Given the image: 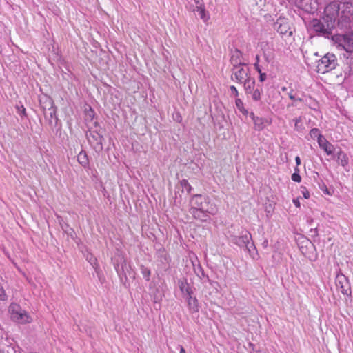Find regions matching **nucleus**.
Masks as SVG:
<instances>
[{
  "label": "nucleus",
  "mask_w": 353,
  "mask_h": 353,
  "mask_svg": "<svg viewBox=\"0 0 353 353\" xmlns=\"http://www.w3.org/2000/svg\"><path fill=\"white\" fill-rule=\"evenodd\" d=\"M352 13L353 6L351 3L344 2L343 5L340 6V4L334 1L325 8L323 21L314 19L312 26L316 32L328 35L336 24L342 30L350 28Z\"/></svg>",
  "instance_id": "1"
},
{
  "label": "nucleus",
  "mask_w": 353,
  "mask_h": 353,
  "mask_svg": "<svg viewBox=\"0 0 353 353\" xmlns=\"http://www.w3.org/2000/svg\"><path fill=\"white\" fill-rule=\"evenodd\" d=\"M190 213L196 219L207 221L210 219L209 214H215L217 208L211 203L209 197L201 194L194 195L190 201Z\"/></svg>",
  "instance_id": "2"
},
{
  "label": "nucleus",
  "mask_w": 353,
  "mask_h": 353,
  "mask_svg": "<svg viewBox=\"0 0 353 353\" xmlns=\"http://www.w3.org/2000/svg\"><path fill=\"white\" fill-rule=\"evenodd\" d=\"M8 312L10 314L11 319L14 322L20 324H26L30 323L32 321V316L17 303H12L8 307Z\"/></svg>",
  "instance_id": "3"
},
{
  "label": "nucleus",
  "mask_w": 353,
  "mask_h": 353,
  "mask_svg": "<svg viewBox=\"0 0 353 353\" xmlns=\"http://www.w3.org/2000/svg\"><path fill=\"white\" fill-rule=\"evenodd\" d=\"M337 65V59L332 53L325 54L316 63V71L325 74L334 70Z\"/></svg>",
  "instance_id": "4"
},
{
  "label": "nucleus",
  "mask_w": 353,
  "mask_h": 353,
  "mask_svg": "<svg viewBox=\"0 0 353 353\" xmlns=\"http://www.w3.org/2000/svg\"><path fill=\"white\" fill-rule=\"evenodd\" d=\"M333 40L346 52H353V34L335 35Z\"/></svg>",
  "instance_id": "5"
},
{
  "label": "nucleus",
  "mask_w": 353,
  "mask_h": 353,
  "mask_svg": "<svg viewBox=\"0 0 353 353\" xmlns=\"http://www.w3.org/2000/svg\"><path fill=\"white\" fill-rule=\"evenodd\" d=\"M251 239V234L248 231H244L241 236H233L231 239V241L241 248H245L248 252H250V248L254 247L253 243L250 245Z\"/></svg>",
  "instance_id": "6"
},
{
  "label": "nucleus",
  "mask_w": 353,
  "mask_h": 353,
  "mask_svg": "<svg viewBox=\"0 0 353 353\" xmlns=\"http://www.w3.org/2000/svg\"><path fill=\"white\" fill-rule=\"evenodd\" d=\"M250 77L249 69L245 65L235 66L232 74V79L240 83H243L245 80Z\"/></svg>",
  "instance_id": "7"
},
{
  "label": "nucleus",
  "mask_w": 353,
  "mask_h": 353,
  "mask_svg": "<svg viewBox=\"0 0 353 353\" xmlns=\"http://www.w3.org/2000/svg\"><path fill=\"white\" fill-rule=\"evenodd\" d=\"M115 269L119 275H123L125 279L128 278L134 279L135 272L132 269L130 265L125 260H122L121 265H115Z\"/></svg>",
  "instance_id": "8"
},
{
  "label": "nucleus",
  "mask_w": 353,
  "mask_h": 353,
  "mask_svg": "<svg viewBox=\"0 0 353 353\" xmlns=\"http://www.w3.org/2000/svg\"><path fill=\"white\" fill-rule=\"evenodd\" d=\"M275 28L283 37H291L293 33L290 23L285 19H279L275 23Z\"/></svg>",
  "instance_id": "9"
},
{
  "label": "nucleus",
  "mask_w": 353,
  "mask_h": 353,
  "mask_svg": "<svg viewBox=\"0 0 353 353\" xmlns=\"http://www.w3.org/2000/svg\"><path fill=\"white\" fill-rule=\"evenodd\" d=\"M336 285L342 294L345 295L350 294L351 289L348 279L342 273L337 274L336 276Z\"/></svg>",
  "instance_id": "10"
},
{
  "label": "nucleus",
  "mask_w": 353,
  "mask_h": 353,
  "mask_svg": "<svg viewBox=\"0 0 353 353\" xmlns=\"http://www.w3.org/2000/svg\"><path fill=\"white\" fill-rule=\"evenodd\" d=\"M299 7L308 13L315 12L318 8V3L316 0H299Z\"/></svg>",
  "instance_id": "11"
},
{
  "label": "nucleus",
  "mask_w": 353,
  "mask_h": 353,
  "mask_svg": "<svg viewBox=\"0 0 353 353\" xmlns=\"http://www.w3.org/2000/svg\"><path fill=\"white\" fill-rule=\"evenodd\" d=\"M250 116L253 121L254 129L256 130L261 131L263 130L268 125L270 124V122L267 119L262 117H256L252 112L250 114Z\"/></svg>",
  "instance_id": "12"
},
{
  "label": "nucleus",
  "mask_w": 353,
  "mask_h": 353,
  "mask_svg": "<svg viewBox=\"0 0 353 353\" xmlns=\"http://www.w3.org/2000/svg\"><path fill=\"white\" fill-rule=\"evenodd\" d=\"M319 147L324 150L327 155H332L334 151V146L330 143L324 137L318 140Z\"/></svg>",
  "instance_id": "13"
},
{
  "label": "nucleus",
  "mask_w": 353,
  "mask_h": 353,
  "mask_svg": "<svg viewBox=\"0 0 353 353\" xmlns=\"http://www.w3.org/2000/svg\"><path fill=\"white\" fill-rule=\"evenodd\" d=\"M48 103L50 107L45 112V114L46 116L50 117V122L51 124H52L53 123H57L58 119L56 116V108L53 105V102L52 101V100L49 99Z\"/></svg>",
  "instance_id": "14"
},
{
  "label": "nucleus",
  "mask_w": 353,
  "mask_h": 353,
  "mask_svg": "<svg viewBox=\"0 0 353 353\" xmlns=\"http://www.w3.org/2000/svg\"><path fill=\"white\" fill-rule=\"evenodd\" d=\"M178 285L183 296H187L192 294V290L185 279L179 280Z\"/></svg>",
  "instance_id": "15"
},
{
  "label": "nucleus",
  "mask_w": 353,
  "mask_h": 353,
  "mask_svg": "<svg viewBox=\"0 0 353 353\" xmlns=\"http://www.w3.org/2000/svg\"><path fill=\"white\" fill-rule=\"evenodd\" d=\"M288 97L292 101V103L288 106H296L297 102H301L303 100L299 96L298 92L293 89H290L287 93Z\"/></svg>",
  "instance_id": "16"
},
{
  "label": "nucleus",
  "mask_w": 353,
  "mask_h": 353,
  "mask_svg": "<svg viewBox=\"0 0 353 353\" xmlns=\"http://www.w3.org/2000/svg\"><path fill=\"white\" fill-rule=\"evenodd\" d=\"M194 11L198 12L201 19L204 22H207L209 20L210 15L205 10L204 6H197L196 8L194 9Z\"/></svg>",
  "instance_id": "17"
},
{
  "label": "nucleus",
  "mask_w": 353,
  "mask_h": 353,
  "mask_svg": "<svg viewBox=\"0 0 353 353\" xmlns=\"http://www.w3.org/2000/svg\"><path fill=\"white\" fill-rule=\"evenodd\" d=\"M188 305L192 312H198L199 311V305L198 301L195 297H192V294L186 296Z\"/></svg>",
  "instance_id": "18"
},
{
  "label": "nucleus",
  "mask_w": 353,
  "mask_h": 353,
  "mask_svg": "<svg viewBox=\"0 0 353 353\" xmlns=\"http://www.w3.org/2000/svg\"><path fill=\"white\" fill-rule=\"evenodd\" d=\"M337 161L339 164H340L343 168H345L349 163V159L347 154L341 150L337 153Z\"/></svg>",
  "instance_id": "19"
},
{
  "label": "nucleus",
  "mask_w": 353,
  "mask_h": 353,
  "mask_svg": "<svg viewBox=\"0 0 353 353\" xmlns=\"http://www.w3.org/2000/svg\"><path fill=\"white\" fill-rule=\"evenodd\" d=\"M244 83V88L245 92L247 93H251L252 90L254 89L255 85V80L254 78H251L250 77L248 78V79L245 80L243 82Z\"/></svg>",
  "instance_id": "20"
},
{
  "label": "nucleus",
  "mask_w": 353,
  "mask_h": 353,
  "mask_svg": "<svg viewBox=\"0 0 353 353\" xmlns=\"http://www.w3.org/2000/svg\"><path fill=\"white\" fill-rule=\"evenodd\" d=\"M79 163L83 167H86L88 164V159L85 152H80L77 156Z\"/></svg>",
  "instance_id": "21"
},
{
  "label": "nucleus",
  "mask_w": 353,
  "mask_h": 353,
  "mask_svg": "<svg viewBox=\"0 0 353 353\" xmlns=\"http://www.w3.org/2000/svg\"><path fill=\"white\" fill-rule=\"evenodd\" d=\"M236 107L239 112H241L243 114L247 115L248 112L246 109H245L243 103L240 99H236L235 101Z\"/></svg>",
  "instance_id": "22"
},
{
  "label": "nucleus",
  "mask_w": 353,
  "mask_h": 353,
  "mask_svg": "<svg viewBox=\"0 0 353 353\" xmlns=\"http://www.w3.org/2000/svg\"><path fill=\"white\" fill-rule=\"evenodd\" d=\"M310 135L312 139H316L317 141L323 138V136L321 134L320 130L318 128H312L310 131Z\"/></svg>",
  "instance_id": "23"
},
{
  "label": "nucleus",
  "mask_w": 353,
  "mask_h": 353,
  "mask_svg": "<svg viewBox=\"0 0 353 353\" xmlns=\"http://www.w3.org/2000/svg\"><path fill=\"white\" fill-rule=\"evenodd\" d=\"M241 53L239 50H235L232 52V55L231 57V61L232 63L235 64H241V60H238V59L240 57Z\"/></svg>",
  "instance_id": "24"
},
{
  "label": "nucleus",
  "mask_w": 353,
  "mask_h": 353,
  "mask_svg": "<svg viewBox=\"0 0 353 353\" xmlns=\"http://www.w3.org/2000/svg\"><path fill=\"white\" fill-rule=\"evenodd\" d=\"M141 273L146 281L150 280L151 272L148 268L142 267L141 268Z\"/></svg>",
  "instance_id": "25"
},
{
  "label": "nucleus",
  "mask_w": 353,
  "mask_h": 353,
  "mask_svg": "<svg viewBox=\"0 0 353 353\" xmlns=\"http://www.w3.org/2000/svg\"><path fill=\"white\" fill-rule=\"evenodd\" d=\"M261 93L259 89L254 90L252 92V98L254 101H259L261 99Z\"/></svg>",
  "instance_id": "26"
},
{
  "label": "nucleus",
  "mask_w": 353,
  "mask_h": 353,
  "mask_svg": "<svg viewBox=\"0 0 353 353\" xmlns=\"http://www.w3.org/2000/svg\"><path fill=\"white\" fill-rule=\"evenodd\" d=\"M86 259L93 267L97 265V259L92 254H88Z\"/></svg>",
  "instance_id": "27"
},
{
  "label": "nucleus",
  "mask_w": 353,
  "mask_h": 353,
  "mask_svg": "<svg viewBox=\"0 0 353 353\" xmlns=\"http://www.w3.org/2000/svg\"><path fill=\"white\" fill-rule=\"evenodd\" d=\"M181 185L183 188H185L188 192H190L192 187L187 180H182L181 181Z\"/></svg>",
  "instance_id": "28"
},
{
  "label": "nucleus",
  "mask_w": 353,
  "mask_h": 353,
  "mask_svg": "<svg viewBox=\"0 0 353 353\" xmlns=\"http://www.w3.org/2000/svg\"><path fill=\"white\" fill-rule=\"evenodd\" d=\"M8 296L5 292L4 289L2 286L0 285V300L1 301H6L7 300Z\"/></svg>",
  "instance_id": "29"
},
{
  "label": "nucleus",
  "mask_w": 353,
  "mask_h": 353,
  "mask_svg": "<svg viewBox=\"0 0 353 353\" xmlns=\"http://www.w3.org/2000/svg\"><path fill=\"white\" fill-rule=\"evenodd\" d=\"M94 116V112L91 108H90L89 110L86 112V117L88 118H90L92 120L93 119Z\"/></svg>",
  "instance_id": "30"
},
{
  "label": "nucleus",
  "mask_w": 353,
  "mask_h": 353,
  "mask_svg": "<svg viewBox=\"0 0 353 353\" xmlns=\"http://www.w3.org/2000/svg\"><path fill=\"white\" fill-rule=\"evenodd\" d=\"M292 181H294L295 182H300L301 180V177L299 174L294 173L292 175Z\"/></svg>",
  "instance_id": "31"
},
{
  "label": "nucleus",
  "mask_w": 353,
  "mask_h": 353,
  "mask_svg": "<svg viewBox=\"0 0 353 353\" xmlns=\"http://www.w3.org/2000/svg\"><path fill=\"white\" fill-rule=\"evenodd\" d=\"M301 193L305 199H308L310 197V192L305 188H302Z\"/></svg>",
  "instance_id": "32"
},
{
  "label": "nucleus",
  "mask_w": 353,
  "mask_h": 353,
  "mask_svg": "<svg viewBox=\"0 0 353 353\" xmlns=\"http://www.w3.org/2000/svg\"><path fill=\"white\" fill-rule=\"evenodd\" d=\"M338 1L341 3L340 6H342L343 5L344 2H348L351 4H352V2H353V0H338ZM352 6H353V5H352ZM352 14H353V12H352ZM352 21H353V14H352V17H351V23H352Z\"/></svg>",
  "instance_id": "33"
},
{
  "label": "nucleus",
  "mask_w": 353,
  "mask_h": 353,
  "mask_svg": "<svg viewBox=\"0 0 353 353\" xmlns=\"http://www.w3.org/2000/svg\"><path fill=\"white\" fill-rule=\"evenodd\" d=\"M303 243L305 244V247L306 248H310L311 249L313 248V244L312 243V242L310 241H309L308 239H305L303 241Z\"/></svg>",
  "instance_id": "34"
},
{
  "label": "nucleus",
  "mask_w": 353,
  "mask_h": 353,
  "mask_svg": "<svg viewBox=\"0 0 353 353\" xmlns=\"http://www.w3.org/2000/svg\"><path fill=\"white\" fill-rule=\"evenodd\" d=\"M256 60H257V61H256V63H254V67H255V69L256 70V71L259 73H261L262 72H261V69L260 68V66H259V63H258L259 62V56H256Z\"/></svg>",
  "instance_id": "35"
},
{
  "label": "nucleus",
  "mask_w": 353,
  "mask_h": 353,
  "mask_svg": "<svg viewBox=\"0 0 353 353\" xmlns=\"http://www.w3.org/2000/svg\"><path fill=\"white\" fill-rule=\"evenodd\" d=\"M230 90L234 96L236 97L239 95L238 90L234 85L230 86Z\"/></svg>",
  "instance_id": "36"
},
{
  "label": "nucleus",
  "mask_w": 353,
  "mask_h": 353,
  "mask_svg": "<svg viewBox=\"0 0 353 353\" xmlns=\"http://www.w3.org/2000/svg\"><path fill=\"white\" fill-rule=\"evenodd\" d=\"M259 80L260 81L263 82L266 79V74L265 73L261 72L259 73Z\"/></svg>",
  "instance_id": "37"
},
{
  "label": "nucleus",
  "mask_w": 353,
  "mask_h": 353,
  "mask_svg": "<svg viewBox=\"0 0 353 353\" xmlns=\"http://www.w3.org/2000/svg\"><path fill=\"white\" fill-rule=\"evenodd\" d=\"M294 121L295 123V128L297 129L299 123H300L301 121V118L300 117L298 118H296L294 119Z\"/></svg>",
  "instance_id": "38"
},
{
  "label": "nucleus",
  "mask_w": 353,
  "mask_h": 353,
  "mask_svg": "<svg viewBox=\"0 0 353 353\" xmlns=\"http://www.w3.org/2000/svg\"><path fill=\"white\" fill-rule=\"evenodd\" d=\"M292 201H293V203L295 205L296 207H297V208L300 207L301 204H300L299 198L294 199Z\"/></svg>",
  "instance_id": "39"
},
{
  "label": "nucleus",
  "mask_w": 353,
  "mask_h": 353,
  "mask_svg": "<svg viewBox=\"0 0 353 353\" xmlns=\"http://www.w3.org/2000/svg\"><path fill=\"white\" fill-rule=\"evenodd\" d=\"M290 89H292V88L291 87H285V86L281 88L282 92H285L286 94Z\"/></svg>",
  "instance_id": "40"
},
{
  "label": "nucleus",
  "mask_w": 353,
  "mask_h": 353,
  "mask_svg": "<svg viewBox=\"0 0 353 353\" xmlns=\"http://www.w3.org/2000/svg\"><path fill=\"white\" fill-rule=\"evenodd\" d=\"M194 3L196 4V7L197 6H203V3H202V0H194Z\"/></svg>",
  "instance_id": "41"
},
{
  "label": "nucleus",
  "mask_w": 353,
  "mask_h": 353,
  "mask_svg": "<svg viewBox=\"0 0 353 353\" xmlns=\"http://www.w3.org/2000/svg\"><path fill=\"white\" fill-rule=\"evenodd\" d=\"M295 161L297 165H299L301 164V159L299 157H296Z\"/></svg>",
  "instance_id": "42"
},
{
  "label": "nucleus",
  "mask_w": 353,
  "mask_h": 353,
  "mask_svg": "<svg viewBox=\"0 0 353 353\" xmlns=\"http://www.w3.org/2000/svg\"><path fill=\"white\" fill-rule=\"evenodd\" d=\"M180 353H185L184 347L181 345H180Z\"/></svg>",
  "instance_id": "43"
},
{
  "label": "nucleus",
  "mask_w": 353,
  "mask_h": 353,
  "mask_svg": "<svg viewBox=\"0 0 353 353\" xmlns=\"http://www.w3.org/2000/svg\"><path fill=\"white\" fill-rule=\"evenodd\" d=\"M301 252H302V253H303V254H305V255H306V254H307V253L304 252V250H303V246L301 248Z\"/></svg>",
  "instance_id": "44"
},
{
  "label": "nucleus",
  "mask_w": 353,
  "mask_h": 353,
  "mask_svg": "<svg viewBox=\"0 0 353 353\" xmlns=\"http://www.w3.org/2000/svg\"><path fill=\"white\" fill-rule=\"evenodd\" d=\"M267 244H268V241H265L263 243V245H264V246H267Z\"/></svg>",
  "instance_id": "45"
},
{
  "label": "nucleus",
  "mask_w": 353,
  "mask_h": 353,
  "mask_svg": "<svg viewBox=\"0 0 353 353\" xmlns=\"http://www.w3.org/2000/svg\"><path fill=\"white\" fill-rule=\"evenodd\" d=\"M0 353H4L3 351L0 350Z\"/></svg>",
  "instance_id": "46"
}]
</instances>
